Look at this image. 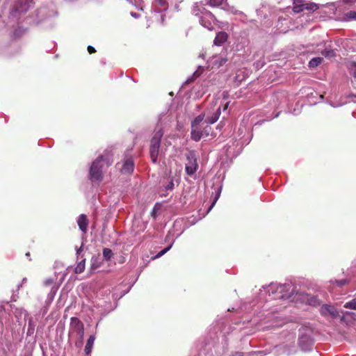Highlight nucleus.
Wrapping results in <instances>:
<instances>
[{"label": "nucleus", "mask_w": 356, "mask_h": 356, "mask_svg": "<svg viewBox=\"0 0 356 356\" xmlns=\"http://www.w3.org/2000/svg\"><path fill=\"white\" fill-rule=\"evenodd\" d=\"M54 282V280L52 279H47L44 281V284L45 286H48Z\"/></svg>", "instance_id": "obj_35"}, {"label": "nucleus", "mask_w": 356, "mask_h": 356, "mask_svg": "<svg viewBox=\"0 0 356 356\" xmlns=\"http://www.w3.org/2000/svg\"><path fill=\"white\" fill-rule=\"evenodd\" d=\"M345 308L356 309V298L346 302L344 305Z\"/></svg>", "instance_id": "obj_25"}, {"label": "nucleus", "mask_w": 356, "mask_h": 356, "mask_svg": "<svg viewBox=\"0 0 356 356\" xmlns=\"http://www.w3.org/2000/svg\"><path fill=\"white\" fill-rule=\"evenodd\" d=\"M207 14L208 15H209L210 17H213V15H212V13H211V12H207Z\"/></svg>", "instance_id": "obj_45"}, {"label": "nucleus", "mask_w": 356, "mask_h": 356, "mask_svg": "<svg viewBox=\"0 0 356 356\" xmlns=\"http://www.w3.org/2000/svg\"><path fill=\"white\" fill-rule=\"evenodd\" d=\"M350 70L353 75L356 78V63H352L350 66Z\"/></svg>", "instance_id": "obj_32"}, {"label": "nucleus", "mask_w": 356, "mask_h": 356, "mask_svg": "<svg viewBox=\"0 0 356 356\" xmlns=\"http://www.w3.org/2000/svg\"><path fill=\"white\" fill-rule=\"evenodd\" d=\"M131 16H133L134 17L136 18L138 17V13H131Z\"/></svg>", "instance_id": "obj_41"}, {"label": "nucleus", "mask_w": 356, "mask_h": 356, "mask_svg": "<svg viewBox=\"0 0 356 356\" xmlns=\"http://www.w3.org/2000/svg\"><path fill=\"white\" fill-rule=\"evenodd\" d=\"M213 188H214V197L213 200V202H212L211 205L210 206V207L209 208L207 212H209L211 210L213 207L215 205V204L219 199V197L220 196L221 191H222V186L220 184H218L217 185L214 184Z\"/></svg>", "instance_id": "obj_14"}, {"label": "nucleus", "mask_w": 356, "mask_h": 356, "mask_svg": "<svg viewBox=\"0 0 356 356\" xmlns=\"http://www.w3.org/2000/svg\"><path fill=\"white\" fill-rule=\"evenodd\" d=\"M224 0H209V4L211 6H218L223 3Z\"/></svg>", "instance_id": "obj_30"}, {"label": "nucleus", "mask_w": 356, "mask_h": 356, "mask_svg": "<svg viewBox=\"0 0 356 356\" xmlns=\"http://www.w3.org/2000/svg\"><path fill=\"white\" fill-rule=\"evenodd\" d=\"M101 266V261L97 257H92L91 259V268L96 269Z\"/></svg>", "instance_id": "obj_24"}, {"label": "nucleus", "mask_w": 356, "mask_h": 356, "mask_svg": "<svg viewBox=\"0 0 356 356\" xmlns=\"http://www.w3.org/2000/svg\"><path fill=\"white\" fill-rule=\"evenodd\" d=\"M152 159L153 163H155L157 162V157H152Z\"/></svg>", "instance_id": "obj_42"}, {"label": "nucleus", "mask_w": 356, "mask_h": 356, "mask_svg": "<svg viewBox=\"0 0 356 356\" xmlns=\"http://www.w3.org/2000/svg\"><path fill=\"white\" fill-rule=\"evenodd\" d=\"M95 340V337L94 335H90L89 337V338L88 339L85 348H84V351L86 355H89L91 353Z\"/></svg>", "instance_id": "obj_15"}, {"label": "nucleus", "mask_w": 356, "mask_h": 356, "mask_svg": "<svg viewBox=\"0 0 356 356\" xmlns=\"http://www.w3.org/2000/svg\"><path fill=\"white\" fill-rule=\"evenodd\" d=\"M346 17L349 19H356V11L350 10L348 12Z\"/></svg>", "instance_id": "obj_31"}, {"label": "nucleus", "mask_w": 356, "mask_h": 356, "mask_svg": "<svg viewBox=\"0 0 356 356\" xmlns=\"http://www.w3.org/2000/svg\"><path fill=\"white\" fill-rule=\"evenodd\" d=\"M307 302L309 305L312 306H318L321 304L320 300L314 296L309 297L307 298Z\"/></svg>", "instance_id": "obj_22"}, {"label": "nucleus", "mask_w": 356, "mask_h": 356, "mask_svg": "<svg viewBox=\"0 0 356 356\" xmlns=\"http://www.w3.org/2000/svg\"><path fill=\"white\" fill-rule=\"evenodd\" d=\"M88 219L85 214H81L77 219V224L79 229L83 233L86 234L88 231Z\"/></svg>", "instance_id": "obj_12"}, {"label": "nucleus", "mask_w": 356, "mask_h": 356, "mask_svg": "<svg viewBox=\"0 0 356 356\" xmlns=\"http://www.w3.org/2000/svg\"><path fill=\"white\" fill-rule=\"evenodd\" d=\"M106 157H98L95 159L89 170V179L92 182H100L103 179V166Z\"/></svg>", "instance_id": "obj_2"}, {"label": "nucleus", "mask_w": 356, "mask_h": 356, "mask_svg": "<svg viewBox=\"0 0 356 356\" xmlns=\"http://www.w3.org/2000/svg\"><path fill=\"white\" fill-rule=\"evenodd\" d=\"M323 58L321 57L314 58L309 61V67H316L323 62Z\"/></svg>", "instance_id": "obj_19"}, {"label": "nucleus", "mask_w": 356, "mask_h": 356, "mask_svg": "<svg viewBox=\"0 0 356 356\" xmlns=\"http://www.w3.org/2000/svg\"><path fill=\"white\" fill-rule=\"evenodd\" d=\"M227 104H225V107H224V110L227 109Z\"/></svg>", "instance_id": "obj_48"}, {"label": "nucleus", "mask_w": 356, "mask_h": 356, "mask_svg": "<svg viewBox=\"0 0 356 356\" xmlns=\"http://www.w3.org/2000/svg\"><path fill=\"white\" fill-rule=\"evenodd\" d=\"M27 281V279L26 277L23 278L22 281V284H20L19 285H18V289H19V287H21L22 286V284L24 283H25Z\"/></svg>", "instance_id": "obj_39"}, {"label": "nucleus", "mask_w": 356, "mask_h": 356, "mask_svg": "<svg viewBox=\"0 0 356 356\" xmlns=\"http://www.w3.org/2000/svg\"><path fill=\"white\" fill-rule=\"evenodd\" d=\"M228 38V35L225 31H220L216 34L213 43L215 45L220 46L224 44Z\"/></svg>", "instance_id": "obj_13"}, {"label": "nucleus", "mask_w": 356, "mask_h": 356, "mask_svg": "<svg viewBox=\"0 0 356 356\" xmlns=\"http://www.w3.org/2000/svg\"><path fill=\"white\" fill-rule=\"evenodd\" d=\"M244 353L241 351H234L231 353L230 356H243Z\"/></svg>", "instance_id": "obj_33"}, {"label": "nucleus", "mask_w": 356, "mask_h": 356, "mask_svg": "<svg viewBox=\"0 0 356 356\" xmlns=\"http://www.w3.org/2000/svg\"><path fill=\"white\" fill-rule=\"evenodd\" d=\"M85 263H86L85 259H82L81 261H79L78 263V264L76 265L75 270H74L76 273H81L83 272V270L85 269Z\"/></svg>", "instance_id": "obj_21"}, {"label": "nucleus", "mask_w": 356, "mask_h": 356, "mask_svg": "<svg viewBox=\"0 0 356 356\" xmlns=\"http://www.w3.org/2000/svg\"><path fill=\"white\" fill-rule=\"evenodd\" d=\"M304 10H307L309 12H314L318 9V6L314 3H304Z\"/></svg>", "instance_id": "obj_18"}, {"label": "nucleus", "mask_w": 356, "mask_h": 356, "mask_svg": "<svg viewBox=\"0 0 356 356\" xmlns=\"http://www.w3.org/2000/svg\"><path fill=\"white\" fill-rule=\"evenodd\" d=\"M311 331L309 330H300L298 345L302 350L309 351L314 345V341L311 337Z\"/></svg>", "instance_id": "obj_5"}, {"label": "nucleus", "mask_w": 356, "mask_h": 356, "mask_svg": "<svg viewBox=\"0 0 356 356\" xmlns=\"http://www.w3.org/2000/svg\"><path fill=\"white\" fill-rule=\"evenodd\" d=\"M15 314L17 318H18V316H24L25 320L28 319L29 323L26 336H32L34 334L35 327V322L33 321V318L29 316V314L26 310H24L22 309H16Z\"/></svg>", "instance_id": "obj_7"}, {"label": "nucleus", "mask_w": 356, "mask_h": 356, "mask_svg": "<svg viewBox=\"0 0 356 356\" xmlns=\"http://www.w3.org/2000/svg\"><path fill=\"white\" fill-rule=\"evenodd\" d=\"M55 293H56V291H53V290H51V291L50 294H51V296H52V297H54V296Z\"/></svg>", "instance_id": "obj_43"}, {"label": "nucleus", "mask_w": 356, "mask_h": 356, "mask_svg": "<svg viewBox=\"0 0 356 356\" xmlns=\"http://www.w3.org/2000/svg\"><path fill=\"white\" fill-rule=\"evenodd\" d=\"M320 312L321 315L324 316H330L332 317H336L338 315L337 309L334 306L327 304L321 306Z\"/></svg>", "instance_id": "obj_9"}, {"label": "nucleus", "mask_w": 356, "mask_h": 356, "mask_svg": "<svg viewBox=\"0 0 356 356\" xmlns=\"http://www.w3.org/2000/svg\"><path fill=\"white\" fill-rule=\"evenodd\" d=\"M200 22H201V24H202L203 26H207L205 24H203V19H202V18H201V19H200Z\"/></svg>", "instance_id": "obj_46"}, {"label": "nucleus", "mask_w": 356, "mask_h": 356, "mask_svg": "<svg viewBox=\"0 0 356 356\" xmlns=\"http://www.w3.org/2000/svg\"><path fill=\"white\" fill-rule=\"evenodd\" d=\"M172 243H171L170 245H168L167 248H164L163 250H161L159 252L157 253L155 258H159L163 256L164 254H165L170 249L172 248Z\"/></svg>", "instance_id": "obj_28"}, {"label": "nucleus", "mask_w": 356, "mask_h": 356, "mask_svg": "<svg viewBox=\"0 0 356 356\" xmlns=\"http://www.w3.org/2000/svg\"><path fill=\"white\" fill-rule=\"evenodd\" d=\"M165 190L166 191H172L174 188V181L172 179H170L168 181V183L166 185H163Z\"/></svg>", "instance_id": "obj_29"}, {"label": "nucleus", "mask_w": 356, "mask_h": 356, "mask_svg": "<svg viewBox=\"0 0 356 356\" xmlns=\"http://www.w3.org/2000/svg\"><path fill=\"white\" fill-rule=\"evenodd\" d=\"M348 280L347 279H342V280H335L334 281L331 280L330 282L334 285V286H336L339 288H341L343 287V286H345L346 284H347L348 283Z\"/></svg>", "instance_id": "obj_20"}, {"label": "nucleus", "mask_w": 356, "mask_h": 356, "mask_svg": "<svg viewBox=\"0 0 356 356\" xmlns=\"http://www.w3.org/2000/svg\"><path fill=\"white\" fill-rule=\"evenodd\" d=\"M87 49H88V51L89 52V54H94V53L96 52L95 49L93 47L90 46V45H89Z\"/></svg>", "instance_id": "obj_34"}, {"label": "nucleus", "mask_w": 356, "mask_h": 356, "mask_svg": "<svg viewBox=\"0 0 356 356\" xmlns=\"http://www.w3.org/2000/svg\"><path fill=\"white\" fill-rule=\"evenodd\" d=\"M293 10L294 13H299L304 10L303 0H293Z\"/></svg>", "instance_id": "obj_16"}, {"label": "nucleus", "mask_w": 356, "mask_h": 356, "mask_svg": "<svg viewBox=\"0 0 356 356\" xmlns=\"http://www.w3.org/2000/svg\"><path fill=\"white\" fill-rule=\"evenodd\" d=\"M159 3L161 5H164V3H165V0H159Z\"/></svg>", "instance_id": "obj_44"}, {"label": "nucleus", "mask_w": 356, "mask_h": 356, "mask_svg": "<svg viewBox=\"0 0 356 356\" xmlns=\"http://www.w3.org/2000/svg\"><path fill=\"white\" fill-rule=\"evenodd\" d=\"M151 216L154 218H156V216H157V213H156V210L155 208L153 209V210L151 212Z\"/></svg>", "instance_id": "obj_36"}, {"label": "nucleus", "mask_w": 356, "mask_h": 356, "mask_svg": "<svg viewBox=\"0 0 356 356\" xmlns=\"http://www.w3.org/2000/svg\"><path fill=\"white\" fill-rule=\"evenodd\" d=\"M227 60L228 59L225 54H221L219 57L214 56L211 59V67L219 68L224 65Z\"/></svg>", "instance_id": "obj_10"}, {"label": "nucleus", "mask_w": 356, "mask_h": 356, "mask_svg": "<svg viewBox=\"0 0 356 356\" xmlns=\"http://www.w3.org/2000/svg\"><path fill=\"white\" fill-rule=\"evenodd\" d=\"M204 124L203 125L202 131H203V136H208L210 134V131L211 130V127L209 126V124H207L206 122H204Z\"/></svg>", "instance_id": "obj_26"}, {"label": "nucleus", "mask_w": 356, "mask_h": 356, "mask_svg": "<svg viewBox=\"0 0 356 356\" xmlns=\"http://www.w3.org/2000/svg\"><path fill=\"white\" fill-rule=\"evenodd\" d=\"M204 118V114H200L197 116L191 123V138L195 141H199L203 136V120Z\"/></svg>", "instance_id": "obj_3"}, {"label": "nucleus", "mask_w": 356, "mask_h": 356, "mask_svg": "<svg viewBox=\"0 0 356 356\" xmlns=\"http://www.w3.org/2000/svg\"><path fill=\"white\" fill-rule=\"evenodd\" d=\"M3 308V307L2 305H0V312L2 310Z\"/></svg>", "instance_id": "obj_47"}, {"label": "nucleus", "mask_w": 356, "mask_h": 356, "mask_svg": "<svg viewBox=\"0 0 356 356\" xmlns=\"http://www.w3.org/2000/svg\"><path fill=\"white\" fill-rule=\"evenodd\" d=\"M103 257L104 258L105 260L106 261H110L113 257V252L111 249L109 248H104L103 249Z\"/></svg>", "instance_id": "obj_23"}, {"label": "nucleus", "mask_w": 356, "mask_h": 356, "mask_svg": "<svg viewBox=\"0 0 356 356\" xmlns=\"http://www.w3.org/2000/svg\"><path fill=\"white\" fill-rule=\"evenodd\" d=\"M343 1L346 3H354L356 2V0H343Z\"/></svg>", "instance_id": "obj_38"}, {"label": "nucleus", "mask_w": 356, "mask_h": 356, "mask_svg": "<svg viewBox=\"0 0 356 356\" xmlns=\"http://www.w3.org/2000/svg\"><path fill=\"white\" fill-rule=\"evenodd\" d=\"M185 165L186 172L189 176H193L199 168L196 157H187Z\"/></svg>", "instance_id": "obj_8"}, {"label": "nucleus", "mask_w": 356, "mask_h": 356, "mask_svg": "<svg viewBox=\"0 0 356 356\" xmlns=\"http://www.w3.org/2000/svg\"><path fill=\"white\" fill-rule=\"evenodd\" d=\"M134 162L131 158H129L124 161L120 170L123 174L130 175L134 172Z\"/></svg>", "instance_id": "obj_11"}, {"label": "nucleus", "mask_w": 356, "mask_h": 356, "mask_svg": "<svg viewBox=\"0 0 356 356\" xmlns=\"http://www.w3.org/2000/svg\"><path fill=\"white\" fill-rule=\"evenodd\" d=\"M220 115V108H218L217 111L211 117H207L205 122L207 124H213L218 120Z\"/></svg>", "instance_id": "obj_17"}, {"label": "nucleus", "mask_w": 356, "mask_h": 356, "mask_svg": "<svg viewBox=\"0 0 356 356\" xmlns=\"http://www.w3.org/2000/svg\"><path fill=\"white\" fill-rule=\"evenodd\" d=\"M82 251V248H79L76 249V254H79L80 252Z\"/></svg>", "instance_id": "obj_40"}, {"label": "nucleus", "mask_w": 356, "mask_h": 356, "mask_svg": "<svg viewBox=\"0 0 356 356\" xmlns=\"http://www.w3.org/2000/svg\"><path fill=\"white\" fill-rule=\"evenodd\" d=\"M250 354H256L258 356H263V355H264V353L263 351L253 352V353H251Z\"/></svg>", "instance_id": "obj_37"}, {"label": "nucleus", "mask_w": 356, "mask_h": 356, "mask_svg": "<svg viewBox=\"0 0 356 356\" xmlns=\"http://www.w3.org/2000/svg\"><path fill=\"white\" fill-rule=\"evenodd\" d=\"M26 256L29 257V256H30L29 252H27V253L26 254Z\"/></svg>", "instance_id": "obj_49"}, {"label": "nucleus", "mask_w": 356, "mask_h": 356, "mask_svg": "<svg viewBox=\"0 0 356 356\" xmlns=\"http://www.w3.org/2000/svg\"><path fill=\"white\" fill-rule=\"evenodd\" d=\"M264 290L261 291V296L264 293L268 296L270 299H288L294 293V286L291 283H285L280 284L277 283H271L267 286H264Z\"/></svg>", "instance_id": "obj_1"}, {"label": "nucleus", "mask_w": 356, "mask_h": 356, "mask_svg": "<svg viewBox=\"0 0 356 356\" xmlns=\"http://www.w3.org/2000/svg\"><path fill=\"white\" fill-rule=\"evenodd\" d=\"M76 333L81 341L84 336V327L83 323L76 317L70 318L69 334Z\"/></svg>", "instance_id": "obj_6"}, {"label": "nucleus", "mask_w": 356, "mask_h": 356, "mask_svg": "<svg viewBox=\"0 0 356 356\" xmlns=\"http://www.w3.org/2000/svg\"><path fill=\"white\" fill-rule=\"evenodd\" d=\"M321 54L326 58H332L335 56V52L332 49L323 51Z\"/></svg>", "instance_id": "obj_27"}, {"label": "nucleus", "mask_w": 356, "mask_h": 356, "mask_svg": "<svg viewBox=\"0 0 356 356\" xmlns=\"http://www.w3.org/2000/svg\"><path fill=\"white\" fill-rule=\"evenodd\" d=\"M163 131L161 127H157L153 134V136L150 141L149 154L150 156H158L159 147Z\"/></svg>", "instance_id": "obj_4"}]
</instances>
